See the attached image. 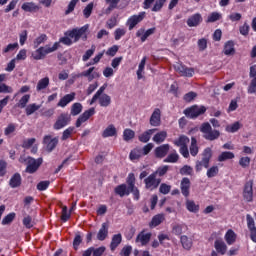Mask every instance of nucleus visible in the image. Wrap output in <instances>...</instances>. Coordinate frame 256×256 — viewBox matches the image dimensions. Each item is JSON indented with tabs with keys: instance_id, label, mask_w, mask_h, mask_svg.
<instances>
[{
	"instance_id": "obj_19",
	"label": "nucleus",
	"mask_w": 256,
	"mask_h": 256,
	"mask_svg": "<svg viewBox=\"0 0 256 256\" xmlns=\"http://www.w3.org/2000/svg\"><path fill=\"white\" fill-rule=\"evenodd\" d=\"M95 115V108H90L86 110L76 121V127H81L85 121L89 119V117H93Z\"/></svg>"
},
{
	"instance_id": "obj_6",
	"label": "nucleus",
	"mask_w": 256,
	"mask_h": 256,
	"mask_svg": "<svg viewBox=\"0 0 256 256\" xmlns=\"http://www.w3.org/2000/svg\"><path fill=\"white\" fill-rule=\"evenodd\" d=\"M145 12H139L138 14L130 16L126 21V27H128L129 31H133L143 19H145Z\"/></svg>"
},
{
	"instance_id": "obj_1",
	"label": "nucleus",
	"mask_w": 256,
	"mask_h": 256,
	"mask_svg": "<svg viewBox=\"0 0 256 256\" xmlns=\"http://www.w3.org/2000/svg\"><path fill=\"white\" fill-rule=\"evenodd\" d=\"M57 49H59V42H56L53 45L48 44L46 46L39 47L38 49L33 51L31 53V57L35 61H41V59H45V57H47V55H49L50 53H55Z\"/></svg>"
},
{
	"instance_id": "obj_47",
	"label": "nucleus",
	"mask_w": 256,
	"mask_h": 256,
	"mask_svg": "<svg viewBox=\"0 0 256 256\" xmlns=\"http://www.w3.org/2000/svg\"><path fill=\"white\" fill-rule=\"evenodd\" d=\"M187 143H189V138L187 136H180L177 140H175L174 144L177 147H187Z\"/></svg>"
},
{
	"instance_id": "obj_30",
	"label": "nucleus",
	"mask_w": 256,
	"mask_h": 256,
	"mask_svg": "<svg viewBox=\"0 0 256 256\" xmlns=\"http://www.w3.org/2000/svg\"><path fill=\"white\" fill-rule=\"evenodd\" d=\"M224 239H225L227 245H233V243H235L237 241V234L232 229H229L226 232Z\"/></svg>"
},
{
	"instance_id": "obj_63",
	"label": "nucleus",
	"mask_w": 256,
	"mask_h": 256,
	"mask_svg": "<svg viewBox=\"0 0 256 256\" xmlns=\"http://www.w3.org/2000/svg\"><path fill=\"white\" fill-rule=\"evenodd\" d=\"M126 183H127L129 189H133V187H135V174H133V173L128 174Z\"/></svg>"
},
{
	"instance_id": "obj_61",
	"label": "nucleus",
	"mask_w": 256,
	"mask_h": 256,
	"mask_svg": "<svg viewBox=\"0 0 256 256\" xmlns=\"http://www.w3.org/2000/svg\"><path fill=\"white\" fill-rule=\"evenodd\" d=\"M167 171H169V166L164 165V166L157 168V170L153 173H156V177H157V175H159L160 177H163L164 175H167Z\"/></svg>"
},
{
	"instance_id": "obj_51",
	"label": "nucleus",
	"mask_w": 256,
	"mask_h": 256,
	"mask_svg": "<svg viewBox=\"0 0 256 256\" xmlns=\"http://www.w3.org/2000/svg\"><path fill=\"white\" fill-rule=\"evenodd\" d=\"M49 185H51V181H49V180L40 181L37 184L36 189L38 191H47L49 189Z\"/></svg>"
},
{
	"instance_id": "obj_8",
	"label": "nucleus",
	"mask_w": 256,
	"mask_h": 256,
	"mask_svg": "<svg viewBox=\"0 0 256 256\" xmlns=\"http://www.w3.org/2000/svg\"><path fill=\"white\" fill-rule=\"evenodd\" d=\"M144 183L146 189H150V191H153L154 189H157L159 185H161V178H157L156 173L153 172L144 179Z\"/></svg>"
},
{
	"instance_id": "obj_11",
	"label": "nucleus",
	"mask_w": 256,
	"mask_h": 256,
	"mask_svg": "<svg viewBox=\"0 0 256 256\" xmlns=\"http://www.w3.org/2000/svg\"><path fill=\"white\" fill-rule=\"evenodd\" d=\"M174 69L182 77H193L195 75V69L186 67L183 64L176 63Z\"/></svg>"
},
{
	"instance_id": "obj_64",
	"label": "nucleus",
	"mask_w": 256,
	"mask_h": 256,
	"mask_svg": "<svg viewBox=\"0 0 256 256\" xmlns=\"http://www.w3.org/2000/svg\"><path fill=\"white\" fill-rule=\"evenodd\" d=\"M248 93L250 95L256 94V79H252L248 87Z\"/></svg>"
},
{
	"instance_id": "obj_24",
	"label": "nucleus",
	"mask_w": 256,
	"mask_h": 256,
	"mask_svg": "<svg viewBox=\"0 0 256 256\" xmlns=\"http://www.w3.org/2000/svg\"><path fill=\"white\" fill-rule=\"evenodd\" d=\"M71 101H75V93L74 92L63 96L57 105H58V107H62V108L67 107V105H69V103H71Z\"/></svg>"
},
{
	"instance_id": "obj_50",
	"label": "nucleus",
	"mask_w": 256,
	"mask_h": 256,
	"mask_svg": "<svg viewBox=\"0 0 256 256\" xmlns=\"http://www.w3.org/2000/svg\"><path fill=\"white\" fill-rule=\"evenodd\" d=\"M29 99H31V95H29V94L24 95L19 100L17 106L20 107V109H25V107H27V104L29 103Z\"/></svg>"
},
{
	"instance_id": "obj_3",
	"label": "nucleus",
	"mask_w": 256,
	"mask_h": 256,
	"mask_svg": "<svg viewBox=\"0 0 256 256\" xmlns=\"http://www.w3.org/2000/svg\"><path fill=\"white\" fill-rule=\"evenodd\" d=\"M27 166L25 169L26 173H29L30 175H33V173H37V171H39V167H41V165H43V158H33L31 156H28L25 159Z\"/></svg>"
},
{
	"instance_id": "obj_31",
	"label": "nucleus",
	"mask_w": 256,
	"mask_h": 256,
	"mask_svg": "<svg viewBox=\"0 0 256 256\" xmlns=\"http://www.w3.org/2000/svg\"><path fill=\"white\" fill-rule=\"evenodd\" d=\"M180 242L183 249L186 251H191V247H193V240H191V238L187 237V235H182L180 237Z\"/></svg>"
},
{
	"instance_id": "obj_32",
	"label": "nucleus",
	"mask_w": 256,
	"mask_h": 256,
	"mask_svg": "<svg viewBox=\"0 0 256 256\" xmlns=\"http://www.w3.org/2000/svg\"><path fill=\"white\" fill-rule=\"evenodd\" d=\"M223 53L227 56L233 55L235 53V42H233L232 40L227 41L224 44Z\"/></svg>"
},
{
	"instance_id": "obj_2",
	"label": "nucleus",
	"mask_w": 256,
	"mask_h": 256,
	"mask_svg": "<svg viewBox=\"0 0 256 256\" xmlns=\"http://www.w3.org/2000/svg\"><path fill=\"white\" fill-rule=\"evenodd\" d=\"M202 159L195 162V171L196 173H201L204 169H209V164L213 158V150L210 147H207L202 152Z\"/></svg>"
},
{
	"instance_id": "obj_25",
	"label": "nucleus",
	"mask_w": 256,
	"mask_h": 256,
	"mask_svg": "<svg viewBox=\"0 0 256 256\" xmlns=\"http://www.w3.org/2000/svg\"><path fill=\"white\" fill-rule=\"evenodd\" d=\"M165 221V216L163 214H157L153 216L152 220L149 222L150 229H155V227H159Z\"/></svg>"
},
{
	"instance_id": "obj_37",
	"label": "nucleus",
	"mask_w": 256,
	"mask_h": 256,
	"mask_svg": "<svg viewBox=\"0 0 256 256\" xmlns=\"http://www.w3.org/2000/svg\"><path fill=\"white\" fill-rule=\"evenodd\" d=\"M49 87V77L42 78L38 81L36 91H43Z\"/></svg>"
},
{
	"instance_id": "obj_9",
	"label": "nucleus",
	"mask_w": 256,
	"mask_h": 256,
	"mask_svg": "<svg viewBox=\"0 0 256 256\" xmlns=\"http://www.w3.org/2000/svg\"><path fill=\"white\" fill-rule=\"evenodd\" d=\"M43 143L46 147V151L48 153H52V151H55V148L57 145H59V138L54 137L52 138L51 135H46L43 138Z\"/></svg>"
},
{
	"instance_id": "obj_35",
	"label": "nucleus",
	"mask_w": 256,
	"mask_h": 256,
	"mask_svg": "<svg viewBox=\"0 0 256 256\" xmlns=\"http://www.w3.org/2000/svg\"><path fill=\"white\" fill-rule=\"evenodd\" d=\"M221 19H223L221 12H211L206 19V23H215L216 21H221Z\"/></svg>"
},
{
	"instance_id": "obj_62",
	"label": "nucleus",
	"mask_w": 256,
	"mask_h": 256,
	"mask_svg": "<svg viewBox=\"0 0 256 256\" xmlns=\"http://www.w3.org/2000/svg\"><path fill=\"white\" fill-rule=\"evenodd\" d=\"M180 175H193V167L189 166V165H184L181 169H180Z\"/></svg>"
},
{
	"instance_id": "obj_5",
	"label": "nucleus",
	"mask_w": 256,
	"mask_h": 256,
	"mask_svg": "<svg viewBox=\"0 0 256 256\" xmlns=\"http://www.w3.org/2000/svg\"><path fill=\"white\" fill-rule=\"evenodd\" d=\"M207 109L204 106H191L184 110V115H186L189 119H197L199 115H203Z\"/></svg>"
},
{
	"instance_id": "obj_16",
	"label": "nucleus",
	"mask_w": 256,
	"mask_h": 256,
	"mask_svg": "<svg viewBox=\"0 0 256 256\" xmlns=\"http://www.w3.org/2000/svg\"><path fill=\"white\" fill-rule=\"evenodd\" d=\"M155 30H156L155 28H149L148 30L140 28L136 32V37H139L142 43H145L148 37H151V35L155 34Z\"/></svg>"
},
{
	"instance_id": "obj_13",
	"label": "nucleus",
	"mask_w": 256,
	"mask_h": 256,
	"mask_svg": "<svg viewBox=\"0 0 256 256\" xmlns=\"http://www.w3.org/2000/svg\"><path fill=\"white\" fill-rule=\"evenodd\" d=\"M180 191L183 197H189L191 195V180L187 177L182 178L180 183Z\"/></svg>"
},
{
	"instance_id": "obj_56",
	"label": "nucleus",
	"mask_w": 256,
	"mask_h": 256,
	"mask_svg": "<svg viewBox=\"0 0 256 256\" xmlns=\"http://www.w3.org/2000/svg\"><path fill=\"white\" fill-rule=\"evenodd\" d=\"M39 109H41L40 105L37 104H29L26 107V115H33V113H35V111H39Z\"/></svg>"
},
{
	"instance_id": "obj_29",
	"label": "nucleus",
	"mask_w": 256,
	"mask_h": 256,
	"mask_svg": "<svg viewBox=\"0 0 256 256\" xmlns=\"http://www.w3.org/2000/svg\"><path fill=\"white\" fill-rule=\"evenodd\" d=\"M21 9L26 13H33L34 11H39V6L34 2H25L22 4Z\"/></svg>"
},
{
	"instance_id": "obj_28",
	"label": "nucleus",
	"mask_w": 256,
	"mask_h": 256,
	"mask_svg": "<svg viewBox=\"0 0 256 256\" xmlns=\"http://www.w3.org/2000/svg\"><path fill=\"white\" fill-rule=\"evenodd\" d=\"M122 241H123V236L121 235V233L113 235L110 243L111 251H115V249H117L119 245H121Z\"/></svg>"
},
{
	"instance_id": "obj_54",
	"label": "nucleus",
	"mask_w": 256,
	"mask_h": 256,
	"mask_svg": "<svg viewBox=\"0 0 256 256\" xmlns=\"http://www.w3.org/2000/svg\"><path fill=\"white\" fill-rule=\"evenodd\" d=\"M179 161V154L171 153L165 159L164 163H177Z\"/></svg>"
},
{
	"instance_id": "obj_46",
	"label": "nucleus",
	"mask_w": 256,
	"mask_h": 256,
	"mask_svg": "<svg viewBox=\"0 0 256 256\" xmlns=\"http://www.w3.org/2000/svg\"><path fill=\"white\" fill-rule=\"evenodd\" d=\"M123 139L128 143L131 139H135V131L131 129H125L123 132Z\"/></svg>"
},
{
	"instance_id": "obj_57",
	"label": "nucleus",
	"mask_w": 256,
	"mask_h": 256,
	"mask_svg": "<svg viewBox=\"0 0 256 256\" xmlns=\"http://www.w3.org/2000/svg\"><path fill=\"white\" fill-rule=\"evenodd\" d=\"M83 243V238L81 237V234H76L73 240V249L74 251L79 250V245Z\"/></svg>"
},
{
	"instance_id": "obj_21",
	"label": "nucleus",
	"mask_w": 256,
	"mask_h": 256,
	"mask_svg": "<svg viewBox=\"0 0 256 256\" xmlns=\"http://www.w3.org/2000/svg\"><path fill=\"white\" fill-rule=\"evenodd\" d=\"M109 237V224L107 222L102 223L101 228L97 233V240L98 241H105Z\"/></svg>"
},
{
	"instance_id": "obj_15",
	"label": "nucleus",
	"mask_w": 256,
	"mask_h": 256,
	"mask_svg": "<svg viewBox=\"0 0 256 256\" xmlns=\"http://www.w3.org/2000/svg\"><path fill=\"white\" fill-rule=\"evenodd\" d=\"M188 27H199L203 23V16L201 13L191 15L186 21Z\"/></svg>"
},
{
	"instance_id": "obj_12",
	"label": "nucleus",
	"mask_w": 256,
	"mask_h": 256,
	"mask_svg": "<svg viewBox=\"0 0 256 256\" xmlns=\"http://www.w3.org/2000/svg\"><path fill=\"white\" fill-rule=\"evenodd\" d=\"M247 227L250 231V239L253 243H256V226H255V219L251 217L250 214L246 215Z\"/></svg>"
},
{
	"instance_id": "obj_23",
	"label": "nucleus",
	"mask_w": 256,
	"mask_h": 256,
	"mask_svg": "<svg viewBox=\"0 0 256 256\" xmlns=\"http://www.w3.org/2000/svg\"><path fill=\"white\" fill-rule=\"evenodd\" d=\"M204 135V139H207L208 141H215V139L219 138V131L213 130V129H201Z\"/></svg>"
},
{
	"instance_id": "obj_10",
	"label": "nucleus",
	"mask_w": 256,
	"mask_h": 256,
	"mask_svg": "<svg viewBox=\"0 0 256 256\" xmlns=\"http://www.w3.org/2000/svg\"><path fill=\"white\" fill-rule=\"evenodd\" d=\"M243 199L247 203H253V180H249L244 184Z\"/></svg>"
},
{
	"instance_id": "obj_4",
	"label": "nucleus",
	"mask_w": 256,
	"mask_h": 256,
	"mask_svg": "<svg viewBox=\"0 0 256 256\" xmlns=\"http://www.w3.org/2000/svg\"><path fill=\"white\" fill-rule=\"evenodd\" d=\"M89 31V24L82 26L81 28H74L72 30H68L65 35L66 37H70L73 43H77Z\"/></svg>"
},
{
	"instance_id": "obj_26",
	"label": "nucleus",
	"mask_w": 256,
	"mask_h": 256,
	"mask_svg": "<svg viewBox=\"0 0 256 256\" xmlns=\"http://www.w3.org/2000/svg\"><path fill=\"white\" fill-rule=\"evenodd\" d=\"M214 249L219 255H225L227 253V244L223 240H215Z\"/></svg>"
},
{
	"instance_id": "obj_27",
	"label": "nucleus",
	"mask_w": 256,
	"mask_h": 256,
	"mask_svg": "<svg viewBox=\"0 0 256 256\" xmlns=\"http://www.w3.org/2000/svg\"><path fill=\"white\" fill-rule=\"evenodd\" d=\"M21 174L16 172L9 180V185L12 189H17V187H21Z\"/></svg>"
},
{
	"instance_id": "obj_34",
	"label": "nucleus",
	"mask_w": 256,
	"mask_h": 256,
	"mask_svg": "<svg viewBox=\"0 0 256 256\" xmlns=\"http://www.w3.org/2000/svg\"><path fill=\"white\" fill-rule=\"evenodd\" d=\"M141 157H143V150L141 148H134L130 151V161H138V159H141Z\"/></svg>"
},
{
	"instance_id": "obj_22",
	"label": "nucleus",
	"mask_w": 256,
	"mask_h": 256,
	"mask_svg": "<svg viewBox=\"0 0 256 256\" xmlns=\"http://www.w3.org/2000/svg\"><path fill=\"white\" fill-rule=\"evenodd\" d=\"M115 195H118L119 197H128V195H131V191H129V187H127V184H120L114 188Z\"/></svg>"
},
{
	"instance_id": "obj_59",
	"label": "nucleus",
	"mask_w": 256,
	"mask_h": 256,
	"mask_svg": "<svg viewBox=\"0 0 256 256\" xmlns=\"http://www.w3.org/2000/svg\"><path fill=\"white\" fill-rule=\"evenodd\" d=\"M47 41V35L41 34L34 40V48L37 49L39 45H42V43H45Z\"/></svg>"
},
{
	"instance_id": "obj_43",
	"label": "nucleus",
	"mask_w": 256,
	"mask_h": 256,
	"mask_svg": "<svg viewBox=\"0 0 256 256\" xmlns=\"http://www.w3.org/2000/svg\"><path fill=\"white\" fill-rule=\"evenodd\" d=\"M145 63H147V57H143L136 72L137 78L141 79L143 77V71H145Z\"/></svg>"
},
{
	"instance_id": "obj_33",
	"label": "nucleus",
	"mask_w": 256,
	"mask_h": 256,
	"mask_svg": "<svg viewBox=\"0 0 256 256\" xmlns=\"http://www.w3.org/2000/svg\"><path fill=\"white\" fill-rule=\"evenodd\" d=\"M100 107H109L111 105V96L102 94L97 97Z\"/></svg>"
},
{
	"instance_id": "obj_7",
	"label": "nucleus",
	"mask_w": 256,
	"mask_h": 256,
	"mask_svg": "<svg viewBox=\"0 0 256 256\" xmlns=\"http://www.w3.org/2000/svg\"><path fill=\"white\" fill-rule=\"evenodd\" d=\"M154 1H155V3H154ZM153 3H154V5H153ZM165 3H167V0H144L143 8L150 9V7L153 5L152 11L154 13H159V11H161V9H163V6L165 5Z\"/></svg>"
},
{
	"instance_id": "obj_45",
	"label": "nucleus",
	"mask_w": 256,
	"mask_h": 256,
	"mask_svg": "<svg viewBox=\"0 0 256 256\" xmlns=\"http://www.w3.org/2000/svg\"><path fill=\"white\" fill-rule=\"evenodd\" d=\"M206 175H207L208 179H213V177H217V175H219V167L218 166L210 167L207 170Z\"/></svg>"
},
{
	"instance_id": "obj_58",
	"label": "nucleus",
	"mask_w": 256,
	"mask_h": 256,
	"mask_svg": "<svg viewBox=\"0 0 256 256\" xmlns=\"http://www.w3.org/2000/svg\"><path fill=\"white\" fill-rule=\"evenodd\" d=\"M239 165L243 169H247V167H249V165H251V158H249L248 156L241 157L239 160Z\"/></svg>"
},
{
	"instance_id": "obj_48",
	"label": "nucleus",
	"mask_w": 256,
	"mask_h": 256,
	"mask_svg": "<svg viewBox=\"0 0 256 256\" xmlns=\"http://www.w3.org/2000/svg\"><path fill=\"white\" fill-rule=\"evenodd\" d=\"M83 111V105H81V103H74L71 107V115H73L74 117L76 115H79V113H81Z\"/></svg>"
},
{
	"instance_id": "obj_38",
	"label": "nucleus",
	"mask_w": 256,
	"mask_h": 256,
	"mask_svg": "<svg viewBox=\"0 0 256 256\" xmlns=\"http://www.w3.org/2000/svg\"><path fill=\"white\" fill-rule=\"evenodd\" d=\"M186 209L190 211V213H199V205L195 204L193 200L186 201Z\"/></svg>"
},
{
	"instance_id": "obj_18",
	"label": "nucleus",
	"mask_w": 256,
	"mask_h": 256,
	"mask_svg": "<svg viewBox=\"0 0 256 256\" xmlns=\"http://www.w3.org/2000/svg\"><path fill=\"white\" fill-rule=\"evenodd\" d=\"M152 235L151 232L145 233V230H142L136 237V243H141L142 247H145L151 241Z\"/></svg>"
},
{
	"instance_id": "obj_49",
	"label": "nucleus",
	"mask_w": 256,
	"mask_h": 256,
	"mask_svg": "<svg viewBox=\"0 0 256 256\" xmlns=\"http://www.w3.org/2000/svg\"><path fill=\"white\" fill-rule=\"evenodd\" d=\"M16 214L15 212L9 213L2 220V225H11L15 221Z\"/></svg>"
},
{
	"instance_id": "obj_44",
	"label": "nucleus",
	"mask_w": 256,
	"mask_h": 256,
	"mask_svg": "<svg viewBox=\"0 0 256 256\" xmlns=\"http://www.w3.org/2000/svg\"><path fill=\"white\" fill-rule=\"evenodd\" d=\"M165 139H167V132H166V131L158 132V133L153 137V141H154L155 143H163V141H165Z\"/></svg>"
},
{
	"instance_id": "obj_55",
	"label": "nucleus",
	"mask_w": 256,
	"mask_h": 256,
	"mask_svg": "<svg viewBox=\"0 0 256 256\" xmlns=\"http://www.w3.org/2000/svg\"><path fill=\"white\" fill-rule=\"evenodd\" d=\"M127 33V30L125 28H117L114 31V39L115 41H119L121 37H125V34Z\"/></svg>"
},
{
	"instance_id": "obj_60",
	"label": "nucleus",
	"mask_w": 256,
	"mask_h": 256,
	"mask_svg": "<svg viewBox=\"0 0 256 256\" xmlns=\"http://www.w3.org/2000/svg\"><path fill=\"white\" fill-rule=\"evenodd\" d=\"M22 223L26 229H32L33 227V217L31 216H26L23 218Z\"/></svg>"
},
{
	"instance_id": "obj_53",
	"label": "nucleus",
	"mask_w": 256,
	"mask_h": 256,
	"mask_svg": "<svg viewBox=\"0 0 256 256\" xmlns=\"http://www.w3.org/2000/svg\"><path fill=\"white\" fill-rule=\"evenodd\" d=\"M93 7H95V4L91 2L84 8L83 15L85 19H89L91 17V13H93Z\"/></svg>"
},
{
	"instance_id": "obj_41",
	"label": "nucleus",
	"mask_w": 256,
	"mask_h": 256,
	"mask_svg": "<svg viewBox=\"0 0 256 256\" xmlns=\"http://www.w3.org/2000/svg\"><path fill=\"white\" fill-rule=\"evenodd\" d=\"M105 89H107V84L102 85L98 91L94 94V96L92 97V99L89 102V105H93V103H95V101H97V97H99V95H106Z\"/></svg>"
},
{
	"instance_id": "obj_42",
	"label": "nucleus",
	"mask_w": 256,
	"mask_h": 256,
	"mask_svg": "<svg viewBox=\"0 0 256 256\" xmlns=\"http://www.w3.org/2000/svg\"><path fill=\"white\" fill-rule=\"evenodd\" d=\"M151 135H153V130H147L146 132H144L143 134H141L138 139L141 143H149L150 139H151Z\"/></svg>"
},
{
	"instance_id": "obj_20",
	"label": "nucleus",
	"mask_w": 256,
	"mask_h": 256,
	"mask_svg": "<svg viewBox=\"0 0 256 256\" xmlns=\"http://www.w3.org/2000/svg\"><path fill=\"white\" fill-rule=\"evenodd\" d=\"M150 125H152V127H159V125H161V109H154L150 117Z\"/></svg>"
},
{
	"instance_id": "obj_52",
	"label": "nucleus",
	"mask_w": 256,
	"mask_h": 256,
	"mask_svg": "<svg viewBox=\"0 0 256 256\" xmlns=\"http://www.w3.org/2000/svg\"><path fill=\"white\" fill-rule=\"evenodd\" d=\"M69 219H71V212H69L67 206H64L62 207L61 221L67 223Z\"/></svg>"
},
{
	"instance_id": "obj_14",
	"label": "nucleus",
	"mask_w": 256,
	"mask_h": 256,
	"mask_svg": "<svg viewBox=\"0 0 256 256\" xmlns=\"http://www.w3.org/2000/svg\"><path fill=\"white\" fill-rule=\"evenodd\" d=\"M71 122V115L67 113H62L59 115L55 127L56 129H63V127H67V124Z\"/></svg>"
},
{
	"instance_id": "obj_17",
	"label": "nucleus",
	"mask_w": 256,
	"mask_h": 256,
	"mask_svg": "<svg viewBox=\"0 0 256 256\" xmlns=\"http://www.w3.org/2000/svg\"><path fill=\"white\" fill-rule=\"evenodd\" d=\"M170 146L169 144H163L158 146L154 150V155L156 159H163V157H167V153H169Z\"/></svg>"
},
{
	"instance_id": "obj_40",
	"label": "nucleus",
	"mask_w": 256,
	"mask_h": 256,
	"mask_svg": "<svg viewBox=\"0 0 256 256\" xmlns=\"http://www.w3.org/2000/svg\"><path fill=\"white\" fill-rule=\"evenodd\" d=\"M229 159H235V154L233 152L225 151L218 156V161L220 163H223V161H227Z\"/></svg>"
},
{
	"instance_id": "obj_36",
	"label": "nucleus",
	"mask_w": 256,
	"mask_h": 256,
	"mask_svg": "<svg viewBox=\"0 0 256 256\" xmlns=\"http://www.w3.org/2000/svg\"><path fill=\"white\" fill-rule=\"evenodd\" d=\"M93 71H95V67H91L88 70L79 73L76 77H87L88 81H93L95 79V73H93Z\"/></svg>"
},
{
	"instance_id": "obj_39",
	"label": "nucleus",
	"mask_w": 256,
	"mask_h": 256,
	"mask_svg": "<svg viewBox=\"0 0 256 256\" xmlns=\"http://www.w3.org/2000/svg\"><path fill=\"white\" fill-rule=\"evenodd\" d=\"M198 154H199V146H197V139L192 138L191 145H190V155L192 157H197Z\"/></svg>"
}]
</instances>
